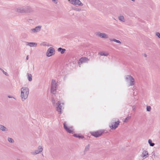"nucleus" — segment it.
<instances>
[{
  "mask_svg": "<svg viewBox=\"0 0 160 160\" xmlns=\"http://www.w3.org/2000/svg\"><path fill=\"white\" fill-rule=\"evenodd\" d=\"M29 93V88L26 87H23L20 89V97L22 101H24L28 98Z\"/></svg>",
  "mask_w": 160,
  "mask_h": 160,
  "instance_id": "nucleus-1",
  "label": "nucleus"
},
{
  "mask_svg": "<svg viewBox=\"0 0 160 160\" xmlns=\"http://www.w3.org/2000/svg\"><path fill=\"white\" fill-rule=\"evenodd\" d=\"M126 81L129 83V86H132L135 84V79L132 76L128 75L126 76L125 77Z\"/></svg>",
  "mask_w": 160,
  "mask_h": 160,
  "instance_id": "nucleus-2",
  "label": "nucleus"
},
{
  "mask_svg": "<svg viewBox=\"0 0 160 160\" xmlns=\"http://www.w3.org/2000/svg\"><path fill=\"white\" fill-rule=\"evenodd\" d=\"M58 83L55 80H52L51 82V92L53 94H55L57 92V88Z\"/></svg>",
  "mask_w": 160,
  "mask_h": 160,
  "instance_id": "nucleus-3",
  "label": "nucleus"
},
{
  "mask_svg": "<svg viewBox=\"0 0 160 160\" xmlns=\"http://www.w3.org/2000/svg\"><path fill=\"white\" fill-rule=\"evenodd\" d=\"M120 122L118 119L116 120V119H113L111 124L109 125V128L112 130L115 129L118 127Z\"/></svg>",
  "mask_w": 160,
  "mask_h": 160,
  "instance_id": "nucleus-4",
  "label": "nucleus"
},
{
  "mask_svg": "<svg viewBox=\"0 0 160 160\" xmlns=\"http://www.w3.org/2000/svg\"><path fill=\"white\" fill-rule=\"evenodd\" d=\"M68 1L70 3L75 6L82 7L83 5L80 0H68Z\"/></svg>",
  "mask_w": 160,
  "mask_h": 160,
  "instance_id": "nucleus-5",
  "label": "nucleus"
},
{
  "mask_svg": "<svg viewBox=\"0 0 160 160\" xmlns=\"http://www.w3.org/2000/svg\"><path fill=\"white\" fill-rule=\"evenodd\" d=\"M55 53V50L53 47H50L47 50L46 52V55L48 57H50Z\"/></svg>",
  "mask_w": 160,
  "mask_h": 160,
  "instance_id": "nucleus-6",
  "label": "nucleus"
},
{
  "mask_svg": "<svg viewBox=\"0 0 160 160\" xmlns=\"http://www.w3.org/2000/svg\"><path fill=\"white\" fill-rule=\"evenodd\" d=\"M63 127L65 130L69 133H72L74 132V129L72 127H68L66 122L63 124Z\"/></svg>",
  "mask_w": 160,
  "mask_h": 160,
  "instance_id": "nucleus-7",
  "label": "nucleus"
},
{
  "mask_svg": "<svg viewBox=\"0 0 160 160\" xmlns=\"http://www.w3.org/2000/svg\"><path fill=\"white\" fill-rule=\"evenodd\" d=\"M42 28V26L39 25L35 27V28L30 29V32L32 33H36L40 32Z\"/></svg>",
  "mask_w": 160,
  "mask_h": 160,
  "instance_id": "nucleus-8",
  "label": "nucleus"
},
{
  "mask_svg": "<svg viewBox=\"0 0 160 160\" xmlns=\"http://www.w3.org/2000/svg\"><path fill=\"white\" fill-rule=\"evenodd\" d=\"M96 35L99 37L100 38H104V39H108L109 38L108 35L106 33L101 32H98Z\"/></svg>",
  "mask_w": 160,
  "mask_h": 160,
  "instance_id": "nucleus-9",
  "label": "nucleus"
},
{
  "mask_svg": "<svg viewBox=\"0 0 160 160\" xmlns=\"http://www.w3.org/2000/svg\"><path fill=\"white\" fill-rule=\"evenodd\" d=\"M43 150V148L41 146H39L38 147V149L32 152L31 153L33 155H35L42 152Z\"/></svg>",
  "mask_w": 160,
  "mask_h": 160,
  "instance_id": "nucleus-10",
  "label": "nucleus"
},
{
  "mask_svg": "<svg viewBox=\"0 0 160 160\" xmlns=\"http://www.w3.org/2000/svg\"><path fill=\"white\" fill-rule=\"evenodd\" d=\"M16 12L18 13H24L26 12V8L24 7H18L16 8Z\"/></svg>",
  "mask_w": 160,
  "mask_h": 160,
  "instance_id": "nucleus-11",
  "label": "nucleus"
},
{
  "mask_svg": "<svg viewBox=\"0 0 160 160\" xmlns=\"http://www.w3.org/2000/svg\"><path fill=\"white\" fill-rule=\"evenodd\" d=\"M149 156V153L148 151L147 150L143 149L142 154H141V157L143 158H146Z\"/></svg>",
  "mask_w": 160,
  "mask_h": 160,
  "instance_id": "nucleus-12",
  "label": "nucleus"
},
{
  "mask_svg": "<svg viewBox=\"0 0 160 160\" xmlns=\"http://www.w3.org/2000/svg\"><path fill=\"white\" fill-rule=\"evenodd\" d=\"M102 133L103 132L101 131H99L96 132H92L91 133V134L92 136L95 137H98L101 136Z\"/></svg>",
  "mask_w": 160,
  "mask_h": 160,
  "instance_id": "nucleus-13",
  "label": "nucleus"
},
{
  "mask_svg": "<svg viewBox=\"0 0 160 160\" xmlns=\"http://www.w3.org/2000/svg\"><path fill=\"white\" fill-rule=\"evenodd\" d=\"M56 108L57 111L59 113H61L62 112V106L61 105V102L60 101H58L56 104Z\"/></svg>",
  "mask_w": 160,
  "mask_h": 160,
  "instance_id": "nucleus-14",
  "label": "nucleus"
},
{
  "mask_svg": "<svg viewBox=\"0 0 160 160\" xmlns=\"http://www.w3.org/2000/svg\"><path fill=\"white\" fill-rule=\"evenodd\" d=\"M88 59L85 57H83L81 58L79 60L78 63L80 65L82 63H85L88 62Z\"/></svg>",
  "mask_w": 160,
  "mask_h": 160,
  "instance_id": "nucleus-15",
  "label": "nucleus"
},
{
  "mask_svg": "<svg viewBox=\"0 0 160 160\" xmlns=\"http://www.w3.org/2000/svg\"><path fill=\"white\" fill-rule=\"evenodd\" d=\"M26 45L27 46L30 47H36L37 46V43L34 42H26Z\"/></svg>",
  "mask_w": 160,
  "mask_h": 160,
  "instance_id": "nucleus-16",
  "label": "nucleus"
},
{
  "mask_svg": "<svg viewBox=\"0 0 160 160\" xmlns=\"http://www.w3.org/2000/svg\"><path fill=\"white\" fill-rule=\"evenodd\" d=\"M0 130L3 132L8 131V129L2 125H0Z\"/></svg>",
  "mask_w": 160,
  "mask_h": 160,
  "instance_id": "nucleus-17",
  "label": "nucleus"
},
{
  "mask_svg": "<svg viewBox=\"0 0 160 160\" xmlns=\"http://www.w3.org/2000/svg\"><path fill=\"white\" fill-rule=\"evenodd\" d=\"M118 19L121 22H124L125 21V19L122 15H120L118 17Z\"/></svg>",
  "mask_w": 160,
  "mask_h": 160,
  "instance_id": "nucleus-18",
  "label": "nucleus"
},
{
  "mask_svg": "<svg viewBox=\"0 0 160 160\" xmlns=\"http://www.w3.org/2000/svg\"><path fill=\"white\" fill-rule=\"evenodd\" d=\"M151 155L152 156V158H155L158 157V155H157L156 152L155 151H153L152 152Z\"/></svg>",
  "mask_w": 160,
  "mask_h": 160,
  "instance_id": "nucleus-19",
  "label": "nucleus"
},
{
  "mask_svg": "<svg viewBox=\"0 0 160 160\" xmlns=\"http://www.w3.org/2000/svg\"><path fill=\"white\" fill-rule=\"evenodd\" d=\"M27 76L28 80L30 82H31L32 80V75L31 74L28 73L27 74Z\"/></svg>",
  "mask_w": 160,
  "mask_h": 160,
  "instance_id": "nucleus-20",
  "label": "nucleus"
},
{
  "mask_svg": "<svg viewBox=\"0 0 160 160\" xmlns=\"http://www.w3.org/2000/svg\"><path fill=\"white\" fill-rule=\"evenodd\" d=\"M58 51L60 52L61 54L64 53L66 51L65 49L59 48L58 49Z\"/></svg>",
  "mask_w": 160,
  "mask_h": 160,
  "instance_id": "nucleus-21",
  "label": "nucleus"
},
{
  "mask_svg": "<svg viewBox=\"0 0 160 160\" xmlns=\"http://www.w3.org/2000/svg\"><path fill=\"white\" fill-rule=\"evenodd\" d=\"M99 53L102 56H107L109 55L108 53L105 52H99Z\"/></svg>",
  "mask_w": 160,
  "mask_h": 160,
  "instance_id": "nucleus-22",
  "label": "nucleus"
},
{
  "mask_svg": "<svg viewBox=\"0 0 160 160\" xmlns=\"http://www.w3.org/2000/svg\"><path fill=\"white\" fill-rule=\"evenodd\" d=\"M90 144H88V145H86L85 148V149L84 150V152H86L88 151L90 149Z\"/></svg>",
  "mask_w": 160,
  "mask_h": 160,
  "instance_id": "nucleus-23",
  "label": "nucleus"
},
{
  "mask_svg": "<svg viewBox=\"0 0 160 160\" xmlns=\"http://www.w3.org/2000/svg\"><path fill=\"white\" fill-rule=\"evenodd\" d=\"M110 40L112 42H114L117 43L121 44V42L120 41L117 40V39H115L112 38V39H110Z\"/></svg>",
  "mask_w": 160,
  "mask_h": 160,
  "instance_id": "nucleus-24",
  "label": "nucleus"
},
{
  "mask_svg": "<svg viewBox=\"0 0 160 160\" xmlns=\"http://www.w3.org/2000/svg\"><path fill=\"white\" fill-rule=\"evenodd\" d=\"M148 142L150 146L153 147L154 146V143L152 142V141L151 139L148 140Z\"/></svg>",
  "mask_w": 160,
  "mask_h": 160,
  "instance_id": "nucleus-25",
  "label": "nucleus"
},
{
  "mask_svg": "<svg viewBox=\"0 0 160 160\" xmlns=\"http://www.w3.org/2000/svg\"><path fill=\"white\" fill-rule=\"evenodd\" d=\"M8 141L10 143H12L14 142V140L11 138H8Z\"/></svg>",
  "mask_w": 160,
  "mask_h": 160,
  "instance_id": "nucleus-26",
  "label": "nucleus"
},
{
  "mask_svg": "<svg viewBox=\"0 0 160 160\" xmlns=\"http://www.w3.org/2000/svg\"><path fill=\"white\" fill-rule=\"evenodd\" d=\"M41 45H42L44 46H47L49 47V44H47V43L45 42H43L41 44Z\"/></svg>",
  "mask_w": 160,
  "mask_h": 160,
  "instance_id": "nucleus-27",
  "label": "nucleus"
},
{
  "mask_svg": "<svg viewBox=\"0 0 160 160\" xmlns=\"http://www.w3.org/2000/svg\"><path fill=\"white\" fill-rule=\"evenodd\" d=\"M130 118V117H126L125 119L124 122H127L128 121L129 119Z\"/></svg>",
  "mask_w": 160,
  "mask_h": 160,
  "instance_id": "nucleus-28",
  "label": "nucleus"
},
{
  "mask_svg": "<svg viewBox=\"0 0 160 160\" xmlns=\"http://www.w3.org/2000/svg\"><path fill=\"white\" fill-rule=\"evenodd\" d=\"M73 10L76 11H80L81 10V9L78 8H74L73 9Z\"/></svg>",
  "mask_w": 160,
  "mask_h": 160,
  "instance_id": "nucleus-29",
  "label": "nucleus"
},
{
  "mask_svg": "<svg viewBox=\"0 0 160 160\" xmlns=\"http://www.w3.org/2000/svg\"><path fill=\"white\" fill-rule=\"evenodd\" d=\"M146 109L147 111L150 112L151 110V107L149 106H147V107Z\"/></svg>",
  "mask_w": 160,
  "mask_h": 160,
  "instance_id": "nucleus-30",
  "label": "nucleus"
},
{
  "mask_svg": "<svg viewBox=\"0 0 160 160\" xmlns=\"http://www.w3.org/2000/svg\"><path fill=\"white\" fill-rule=\"evenodd\" d=\"M0 69L2 71V72H3V73L5 74V75H6V76H8V74L6 72L4 71V70H3V69Z\"/></svg>",
  "mask_w": 160,
  "mask_h": 160,
  "instance_id": "nucleus-31",
  "label": "nucleus"
},
{
  "mask_svg": "<svg viewBox=\"0 0 160 160\" xmlns=\"http://www.w3.org/2000/svg\"><path fill=\"white\" fill-rule=\"evenodd\" d=\"M156 35L159 38H160V33L158 32H157L156 33Z\"/></svg>",
  "mask_w": 160,
  "mask_h": 160,
  "instance_id": "nucleus-32",
  "label": "nucleus"
},
{
  "mask_svg": "<svg viewBox=\"0 0 160 160\" xmlns=\"http://www.w3.org/2000/svg\"><path fill=\"white\" fill-rule=\"evenodd\" d=\"M52 2L56 4L58 3V0H52Z\"/></svg>",
  "mask_w": 160,
  "mask_h": 160,
  "instance_id": "nucleus-33",
  "label": "nucleus"
},
{
  "mask_svg": "<svg viewBox=\"0 0 160 160\" xmlns=\"http://www.w3.org/2000/svg\"><path fill=\"white\" fill-rule=\"evenodd\" d=\"M74 136L75 137H78L79 138H82L83 137H81V136H77V135L76 134H74Z\"/></svg>",
  "mask_w": 160,
  "mask_h": 160,
  "instance_id": "nucleus-34",
  "label": "nucleus"
},
{
  "mask_svg": "<svg viewBox=\"0 0 160 160\" xmlns=\"http://www.w3.org/2000/svg\"><path fill=\"white\" fill-rule=\"evenodd\" d=\"M52 103H53V104H54L55 103V101L54 99L52 98Z\"/></svg>",
  "mask_w": 160,
  "mask_h": 160,
  "instance_id": "nucleus-35",
  "label": "nucleus"
},
{
  "mask_svg": "<svg viewBox=\"0 0 160 160\" xmlns=\"http://www.w3.org/2000/svg\"><path fill=\"white\" fill-rule=\"evenodd\" d=\"M8 97L9 98H14L12 96H8Z\"/></svg>",
  "mask_w": 160,
  "mask_h": 160,
  "instance_id": "nucleus-36",
  "label": "nucleus"
},
{
  "mask_svg": "<svg viewBox=\"0 0 160 160\" xmlns=\"http://www.w3.org/2000/svg\"><path fill=\"white\" fill-rule=\"evenodd\" d=\"M28 56H27V57H26V59L27 60H28Z\"/></svg>",
  "mask_w": 160,
  "mask_h": 160,
  "instance_id": "nucleus-37",
  "label": "nucleus"
},
{
  "mask_svg": "<svg viewBox=\"0 0 160 160\" xmlns=\"http://www.w3.org/2000/svg\"><path fill=\"white\" fill-rule=\"evenodd\" d=\"M131 0L133 2H135V0Z\"/></svg>",
  "mask_w": 160,
  "mask_h": 160,
  "instance_id": "nucleus-38",
  "label": "nucleus"
},
{
  "mask_svg": "<svg viewBox=\"0 0 160 160\" xmlns=\"http://www.w3.org/2000/svg\"><path fill=\"white\" fill-rule=\"evenodd\" d=\"M62 105H63V104H64V103H62Z\"/></svg>",
  "mask_w": 160,
  "mask_h": 160,
  "instance_id": "nucleus-39",
  "label": "nucleus"
}]
</instances>
